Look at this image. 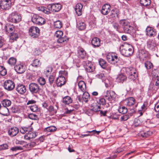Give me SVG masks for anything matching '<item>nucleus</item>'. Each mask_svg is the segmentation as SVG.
Returning a JSON list of instances; mask_svg holds the SVG:
<instances>
[{"label": "nucleus", "mask_w": 159, "mask_h": 159, "mask_svg": "<svg viewBox=\"0 0 159 159\" xmlns=\"http://www.w3.org/2000/svg\"><path fill=\"white\" fill-rule=\"evenodd\" d=\"M120 51L121 54L125 57H129L134 52L133 46L126 43L120 45Z\"/></svg>", "instance_id": "1"}, {"label": "nucleus", "mask_w": 159, "mask_h": 159, "mask_svg": "<svg viewBox=\"0 0 159 159\" xmlns=\"http://www.w3.org/2000/svg\"><path fill=\"white\" fill-rule=\"evenodd\" d=\"M123 71L127 75L128 78L131 80L134 81L138 77V74L136 70L133 67L125 68Z\"/></svg>", "instance_id": "2"}, {"label": "nucleus", "mask_w": 159, "mask_h": 159, "mask_svg": "<svg viewBox=\"0 0 159 159\" xmlns=\"http://www.w3.org/2000/svg\"><path fill=\"white\" fill-rule=\"evenodd\" d=\"M120 23L122 26L125 33L130 34L131 33L133 28L131 26L129 22L123 19L120 20Z\"/></svg>", "instance_id": "3"}, {"label": "nucleus", "mask_w": 159, "mask_h": 159, "mask_svg": "<svg viewBox=\"0 0 159 159\" xmlns=\"http://www.w3.org/2000/svg\"><path fill=\"white\" fill-rule=\"evenodd\" d=\"M21 20V17L16 11H14L10 14L8 18V20L10 22L17 23Z\"/></svg>", "instance_id": "4"}, {"label": "nucleus", "mask_w": 159, "mask_h": 159, "mask_svg": "<svg viewBox=\"0 0 159 159\" xmlns=\"http://www.w3.org/2000/svg\"><path fill=\"white\" fill-rule=\"evenodd\" d=\"M31 20L34 24L38 25H41L45 23L44 18L37 14H34L32 17Z\"/></svg>", "instance_id": "5"}, {"label": "nucleus", "mask_w": 159, "mask_h": 159, "mask_svg": "<svg viewBox=\"0 0 159 159\" xmlns=\"http://www.w3.org/2000/svg\"><path fill=\"white\" fill-rule=\"evenodd\" d=\"M107 61L110 63L115 64L119 60L118 57L114 53H109L106 56Z\"/></svg>", "instance_id": "6"}, {"label": "nucleus", "mask_w": 159, "mask_h": 159, "mask_svg": "<svg viewBox=\"0 0 159 159\" xmlns=\"http://www.w3.org/2000/svg\"><path fill=\"white\" fill-rule=\"evenodd\" d=\"M30 35L33 38L37 37L39 34V29L36 27L31 26L29 29Z\"/></svg>", "instance_id": "7"}, {"label": "nucleus", "mask_w": 159, "mask_h": 159, "mask_svg": "<svg viewBox=\"0 0 159 159\" xmlns=\"http://www.w3.org/2000/svg\"><path fill=\"white\" fill-rule=\"evenodd\" d=\"M13 4V2L8 0H1L0 5L2 9L8 10Z\"/></svg>", "instance_id": "8"}, {"label": "nucleus", "mask_w": 159, "mask_h": 159, "mask_svg": "<svg viewBox=\"0 0 159 159\" xmlns=\"http://www.w3.org/2000/svg\"><path fill=\"white\" fill-rule=\"evenodd\" d=\"M3 87L5 89L8 91H11L15 88V84L12 81L8 80L4 82Z\"/></svg>", "instance_id": "9"}, {"label": "nucleus", "mask_w": 159, "mask_h": 159, "mask_svg": "<svg viewBox=\"0 0 159 159\" xmlns=\"http://www.w3.org/2000/svg\"><path fill=\"white\" fill-rule=\"evenodd\" d=\"M29 87L30 91L33 94L37 93L40 90L39 86L35 83H32L30 84Z\"/></svg>", "instance_id": "10"}, {"label": "nucleus", "mask_w": 159, "mask_h": 159, "mask_svg": "<svg viewBox=\"0 0 159 159\" xmlns=\"http://www.w3.org/2000/svg\"><path fill=\"white\" fill-rule=\"evenodd\" d=\"M48 7L53 12H58L61 8L62 6L59 3H53L49 5Z\"/></svg>", "instance_id": "11"}, {"label": "nucleus", "mask_w": 159, "mask_h": 159, "mask_svg": "<svg viewBox=\"0 0 159 159\" xmlns=\"http://www.w3.org/2000/svg\"><path fill=\"white\" fill-rule=\"evenodd\" d=\"M83 92L84 93H83L82 98L80 96H78L77 98L80 102H82L84 101L85 102L87 103L90 99V95L89 93L86 92V91Z\"/></svg>", "instance_id": "12"}, {"label": "nucleus", "mask_w": 159, "mask_h": 159, "mask_svg": "<svg viewBox=\"0 0 159 159\" xmlns=\"http://www.w3.org/2000/svg\"><path fill=\"white\" fill-rule=\"evenodd\" d=\"M106 97L109 101H114L116 97V94L113 91H107Z\"/></svg>", "instance_id": "13"}, {"label": "nucleus", "mask_w": 159, "mask_h": 159, "mask_svg": "<svg viewBox=\"0 0 159 159\" xmlns=\"http://www.w3.org/2000/svg\"><path fill=\"white\" fill-rule=\"evenodd\" d=\"M111 9V6L110 4L106 3L102 6L101 12L102 14L106 15L109 13Z\"/></svg>", "instance_id": "14"}, {"label": "nucleus", "mask_w": 159, "mask_h": 159, "mask_svg": "<svg viewBox=\"0 0 159 159\" xmlns=\"http://www.w3.org/2000/svg\"><path fill=\"white\" fill-rule=\"evenodd\" d=\"M78 53L79 58L83 59H85L87 58V53L83 48H79Z\"/></svg>", "instance_id": "15"}, {"label": "nucleus", "mask_w": 159, "mask_h": 159, "mask_svg": "<svg viewBox=\"0 0 159 159\" xmlns=\"http://www.w3.org/2000/svg\"><path fill=\"white\" fill-rule=\"evenodd\" d=\"M65 78L63 75H59L56 80V84L58 87H61L65 83Z\"/></svg>", "instance_id": "16"}, {"label": "nucleus", "mask_w": 159, "mask_h": 159, "mask_svg": "<svg viewBox=\"0 0 159 159\" xmlns=\"http://www.w3.org/2000/svg\"><path fill=\"white\" fill-rule=\"evenodd\" d=\"M19 132V129L17 127H15L11 128L8 131V134L11 137L16 136Z\"/></svg>", "instance_id": "17"}, {"label": "nucleus", "mask_w": 159, "mask_h": 159, "mask_svg": "<svg viewBox=\"0 0 159 159\" xmlns=\"http://www.w3.org/2000/svg\"><path fill=\"white\" fill-rule=\"evenodd\" d=\"M20 36L19 33L16 32L11 33L9 35V41L12 43L17 40Z\"/></svg>", "instance_id": "18"}, {"label": "nucleus", "mask_w": 159, "mask_h": 159, "mask_svg": "<svg viewBox=\"0 0 159 159\" xmlns=\"http://www.w3.org/2000/svg\"><path fill=\"white\" fill-rule=\"evenodd\" d=\"M146 34L150 37H154L156 35V30L153 28L148 27L146 29Z\"/></svg>", "instance_id": "19"}, {"label": "nucleus", "mask_w": 159, "mask_h": 159, "mask_svg": "<svg viewBox=\"0 0 159 159\" xmlns=\"http://www.w3.org/2000/svg\"><path fill=\"white\" fill-rule=\"evenodd\" d=\"M16 90L20 94H23L26 91V88L25 85L19 84L16 87Z\"/></svg>", "instance_id": "20"}, {"label": "nucleus", "mask_w": 159, "mask_h": 159, "mask_svg": "<svg viewBox=\"0 0 159 159\" xmlns=\"http://www.w3.org/2000/svg\"><path fill=\"white\" fill-rule=\"evenodd\" d=\"M36 136V132H32L31 130L25 134L24 138L26 140H30L31 139L35 138Z\"/></svg>", "instance_id": "21"}, {"label": "nucleus", "mask_w": 159, "mask_h": 159, "mask_svg": "<svg viewBox=\"0 0 159 159\" xmlns=\"http://www.w3.org/2000/svg\"><path fill=\"white\" fill-rule=\"evenodd\" d=\"M16 71L19 74L23 73L25 70V67L22 65L18 64L16 65L15 67Z\"/></svg>", "instance_id": "22"}, {"label": "nucleus", "mask_w": 159, "mask_h": 159, "mask_svg": "<svg viewBox=\"0 0 159 159\" xmlns=\"http://www.w3.org/2000/svg\"><path fill=\"white\" fill-rule=\"evenodd\" d=\"M91 44L94 48L98 47L100 46V40L97 37L93 38L91 40Z\"/></svg>", "instance_id": "23"}, {"label": "nucleus", "mask_w": 159, "mask_h": 159, "mask_svg": "<svg viewBox=\"0 0 159 159\" xmlns=\"http://www.w3.org/2000/svg\"><path fill=\"white\" fill-rule=\"evenodd\" d=\"M5 29L6 32L8 33H9L10 34L11 33L15 32V26L13 25L7 24L5 27Z\"/></svg>", "instance_id": "24"}, {"label": "nucleus", "mask_w": 159, "mask_h": 159, "mask_svg": "<svg viewBox=\"0 0 159 159\" xmlns=\"http://www.w3.org/2000/svg\"><path fill=\"white\" fill-rule=\"evenodd\" d=\"M78 85L80 90L83 92L86 91V87L85 83L83 81H80L78 83Z\"/></svg>", "instance_id": "25"}, {"label": "nucleus", "mask_w": 159, "mask_h": 159, "mask_svg": "<svg viewBox=\"0 0 159 159\" xmlns=\"http://www.w3.org/2000/svg\"><path fill=\"white\" fill-rule=\"evenodd\" d=\"M148 55V52L144 50H141L139 52V57L140 59L143 60H144L145 58L147 57Z\"/></svg>", "instance_id": "26"}, {"label": "nucleus", "mask_w": 159, "mask_h": 159, "mask_svg": "<svg viewBox=\"0 0 159 159\" xmlns=\"http://www.w3.org/2000/svg\"><path fill=\"white\" fill-rule=\"evenodd\" d=\"M126 76L123 74H120L118 75L116 78L117 81L119 83H123L126 80Z\"/></svg>", "instance_id": "27"}, {"label": "nucleus", "mask_w": 159, "mask_h": 159, "mask_svg": "<svg viewBox=\"0 0 159 159\" xmlns=\"http://www.w3.org/2000/svg\"><path fill=\"white\" fill-rule=\"evenodd\" d=\"M69 38L66 36L64 37L61 36L58 38L57 40V42L60 43H64L65 44L68 41Z\"/></svg>", "instance_id": "28"}, {"label": "nucleus", "mask_w": 159, "mask_h": 159, "mask_svg": "<svg viewBox=\"0 0 159 159\" xmlns=\"http://www.w3.org/2000/svg\"><path fill=\"white\" fill-rule=\"evenodd\" d=\"M41 65V62L40 61V60L36 59L33 61V63L30 65L29 67L30 68L31 66H33L37 68L40 67Z\"/></svg>", "instance_id": "29"}, {"label": "nucleus", "mask_w": 159, "mask_h": 159, "mask_svg": "<svg viewBox=\"0 0 159 159\" xmlns=\"http://www.w3.org/2000/svg\"><path fill=\"white\" fill-rule=\"evenodd\" d=\"M127 101V104L129 106L133 105L135 102V99L132 97H130L128 98L126 100Z\"/></svg>", "instance_id": "30"}, {"label": "nucleus", "mask_w": 159, "mask_h": 159, "mask_svg": "<svg viewBox=\"0 0 159 159\" xmlns=\"http://www.w3.org/2000/svg\"><path fill=\"white\" fill-rule=\"evenodd\" d=\"M119 14V10L115 9L111 11L110 16L112 17H117Z\"/></svg>", "instance_id": "31"}, {"label": "nucleus", "mask_w": 159, "mask_h": 159, "mask_svg": "<svg viewBox=\"0 0 159 159\" xmlns=\"http://www.w3.org/2000/svg\"><path fill=\"white\" fill-rule=\"evenodd\" d=\"M98 62L102 68L105 69L106 68L107 63L105 60L102 59H100L99 60Z\"/></svg>", "instance_id": "32"}, {"label": "nucleus", "mask_w": 159, "mask_h": 159, "mask_svg": "<svg viewBox=\"0 0 159 159\" xmlns=\"http://www.w3.org/2000/svg\"><path fill=\"white\" fill-rule=\"evenodd\" d=\"M72 102V100L71 98L68 96H66L63 99V102L66 104H69Z\"/></svg>", "instance_id": "33"}, {"label": "nucleus", "mask_w": 159, "mask_h": 159, "mask_svg": "<svg viewBox=\"0 0 159 159\" xmlns=\"http://www.w3.org/2000/svg\"><path fill=\"white\" fill-rule=\"evenodd\" d=\"M140 3L141 5L146 7L150 5L151 1V0H140Z\"/></svg>", "instance_id": "34"}, {"label": "nucleus", "mask_w": 159, "mask_h": 159, "mask_svg": "<svg viewBox=\"0 0 159 159\" xmlns=\"http://www.w3.org/2000/svg\"><path fill=\"white\" fill-rule=\"evenodd\" d=\"M8 112V110L7 107L3 106L0 109V114L3 115H5Z\"/></svg>", "instance_id": "35"}, {"label": "nucleus", "mask_w": 159, "mask_h": 159, "mask_svg": "<svg viewBox=\"0 0 159 159\" xmlns=\"http://www.w3.org/2000/svg\"><path fill=\"white\" fill-rule=\"evenodd\" d=\"M152 134V132L149 131H148L146 132L141 131L139 134V135L143 138H147Z\"/></svg>", "instance_id": "36"}, {"label": "nucleus", "mask_w": 159, "mask_h": 159, "mask_svg": "<svg viewBox=\"0 0 159 159\" xmlns=\"http://www.w3.org/2000/svg\"><path fill=\"white\" fill-rule=\"evenodd\" d=\"M147 123L149 127L152 128L155 126L156 123L153 120H148L147 121Z\"/></svg>", "instance_id": "37"}, {"label": "nucleus", "mask_w": 159, "mask_h": 159, "mask_svg": "<svg viewBox=\"0 0 159 159\" xmlns=\"http://www.w3.org/2000/svg\"><path fill=\"white\" fill-rule=\"evenodd\" d=\"M11 104V101L8 99H4L2 102V104L3 106L6 107L10 106Z\"/></svg>", "instance_id": "38"}, {"label": "nucleus", "mask_w": 159, "mask_h": 159, "mask_svg": "<svg viewBox=\"0 0 159 159\" xmlns=\"http://www.w3.org/2000/svg\"><path fill=\"white\" fill-rule=\"evenodd\" d=\"M7 73V71L5 68L2 66H0V75L4 76Z\"/></svg>", "instance_id": "39"}, {"label": "nucleus", "mask_w": 159, "mask_h": 159, "mask_svg": "<svg viewBox=\"0 0 159 159\" xmlns=\"http://www.w3.org/2000/svg\"><path fill=\"white\" fill-rule=\"evenodd\" d=\"M16 61V59L13 57L10 58L8 61V63L11 66L14 65Z\"/></svg>", "instance_id": "40"}, {"label": "nucleus", "mask_w": 159, "mask_h": 159, "mask_svg": "<svg viewBox=\"0 0 159 159\" xmlns=\"http://www.w3.org/2000/svg\"><path fill=\"white\" fill-rule=\"evenodd\" d=\"M62 26V23L59 20L57 21L54 22L55 28L60 29Z\"/></svg>", "instance_id": "41"}, {"label": "nucleus", "mask_w": 159, "mask_h": 159, "mask_svg": "<svg viewBox=\"0 0 159 159\" xmlns=\"http://www.w3.org/2000/svg\"><path fill=\"white\" fill-rule=\"evenodd\" d=\"M96 77L98 78L101 79L103 82H105L106 77L105 76L103 73H101L97 75H96Z\"/></svg>", "instance_id": "42"}, {"label": "nucleus", "mask_w": 159, "mask_h": 159, "mask_svg": "<svg viewBox=\"0 0 159 159\" xmlns=\"http://www.w3.org/2000/svg\"><path fill=\"white\" fill-rule=\"evenodd\" d=\"M145 66L147 69H150L153 68L152 64L149 61H146L145 63Z\"/></svg>", "instance_id": "43"}, {"label": "nucleus", "mask_w": 159, "mask_h": 159, "mask_svg": "<svg viewBox=\"0 0 159 159\" xmlns=\"http://www.w3.org/2000/svg\"><path fill=\"white\" fill-rule=\"evenodd\" d=\"M78 28L80 30H84L85 27V25L84 23L82 22H79L77 24Z\"/></svg>", "instance_id": "44"}, {"label": "nucleus", "mask_w": 159, "mask_h": 159, "mask_svg": "<svg viewBox=\"0 0 159 159\" xmlns=\"http://www.w3.org/2000/svg\"><path fill=\"white\" fill-rule=\"evenodd\" d=\"M118 111L121 114H124L127 113V109L125 107H122L120 108Z\"/></svg>", "instance_id": "45"}, {"label": "nucleus", "mask_w": 159, "mask_h": 159, "mask_svg": "<svg viewBox=\"0 0 159 159\" xmlns=\"http://www.w3.org/2000/svg\"><path fill=\"white\" fill-rule=\"evenodd\" d=\"M56 129L57 128L53 126H50L46 128V131L49 132H54L56 131Z\"/></svg>", "instance_id": "46"}, {"label": "nucleus", "mask_w": 159, "mask_h": 159, "mask_svg": "<svg viewBox=\"0 0 159 159\" xmlns=\"http://www.w3.org/2000/svg\"><path fill=\"white\" fill-rule=\"evenodd\" d=\"M29 118L33 120H37L38 118L37 115L33 113L30 114L28 116Z\"/></svg>", "instance_id": "47"}, {"label": "nucleus", "mask_w": 159, "mask_h": 159, "mask_svg": "<svg viewBox=\"0 0 159 159\" xmlns=\"http://www.w3.org/2000/svg\"><path fill=\"white\" fill-rule=\"evenodd\" d=\"M86 69L88 72H91L94 70V68L93 65H90L89 66H87Z\"/></svg>", "instance_id": "48"}, {"label": "nucleus", "mask_w": 159, "mask_h": 159, "mask_svg": "<svg viewBox=\"0 0 159 159\" xmlns=\"http://www.w3.org/2000/svg\"><path fill=\"white\" fill-rule=\"evenodd\" d=\"M10 150L12 151H16L17 150H23V148L20 146H15V147H12L11 148Z\"/></svg>", "instance_id": "49"}, {"label": "nucleus", "mask_w": 159, "mask_h": 159, "mask_svg": "<svg viewBox=\"0 0 159 159\" xmlns=\"http://www.w3.org/2000/svg\"><path fill=\"white\" fill-rule=\"evenodd\" d=\"M63 33L62 31L61 30H58L56 31L55 34V36L56 37L59 38L63 36Z\"/></svg>", "instance_id": "50"}, {"label": "nucleus", "mask_w": 159, "mask_h": 159, "mask_svg": "<svg viewBox=\"0 0 159 159\" xmlns=\"http://www.w3.org/2000/svg\"><path fill=\"white\" fill-rule=\"evenodd\" d=\"M30 109L32 111L34 112H36L38 110V107L36 105L31 106Z\"/></svg>", "instance_id": "51"}, {"label": "nucleus", "mask_w": 159, "mask_h": 159, "mask_svg": "<svg viewBox=\"0 0 159 159\" xmlns=\"http://www.w3.org/2000/svg\"><path fill=\"white\" fill-rule=\"evenodd\" d=\"M38 81L39 84L42 85L45 84L46 81L45 79L42 77H40L38 80Z\"/></svg>", "instance_id": "52"}, {"label": "nucleus", "mask_w": 159, "mask_h": 159, "mask_svg": "<svg viewBox=\"0 0 159 159\" xmlns=\"http://www.w3.org/2000/svg\"><path fill=\"white\" fill-rule=\"evenodd\" d=\"M36 145V143L34 142H31L30 143L27 144L26 145H24L23 147L25 146L26 147L32 148L34 147Z\"/></svg>", "instance_id": "53"}, {"label": "nucleus", "mask_w": 159, "mask_h": 159, "mask_svg": "<svg viewBox=\"0 0 159 159\" xmlns=\"http://www.w3.org/2000/svg\"><path fill=\"white\" fill-rule=\"evenodd\" d=\"M101 109V107L100 106L97 105L94 106L93 107V108L92 109V110L95 111L97 112L100 111V109Z\"/></svg>", "instance_id": "54"}, {"label": "nucleus", "mask_w": 159, "mask_h": 159, "mask_svg": "<svg viewBox=\"0 0 159 159\" xmlns=\"http://www.w3.org/2000/svg\"><path fill=\"white\" fill-rule=\"evenodd\" d=\"M55 79V77L53 75H51L49 77V82L51 85L53 83Z\"/></svg>", "instance_id": "55"}, {"label": "nucleus", "mask_w": 159, "mask_h": 159, "mask_svg": "<svg viewBox=\"0 0 159 159\" xmlns=\"http://www.w3.org/2000/svg\"><path fill=\"white\" fill-rule=\"evenodd\" d=\"M129 116L128 115H125L121 116L120 118L121 121H126L129 118Z\"/></svg>", "instance_id": "56"}, {"label": "nucleus", "mask_w": 159, "mask_h": 159, "mask_svg": "<svg viewBox=\"0 0 159 159\" xmlns=\"http://www.w3.org/2000/svg\"><path fill=\"white\" fill-rule=\"evenodd\" d=\"M8 146L7 144H4L0 145V150H5L8 149Z\"/></svg>", "instance_id": "57"}, {"label": "nucleus", "mask_w": 159, "mask_h": 159, "mask_svg": "<svg viewBox=\"0 0 159 159\" xmlns=\"http://www.w3.org/2000/svg\"><path fill=\"white\" fill-rule=\"evenodd\" d=\"M154 110L155 111L157 112H158L156 115V116L157 118H159V106L155 105Z\"/></svg>", "instance_id": "58"}, {"label": "nucleus", "mask_w": 159, "mask_h": 159, "mask_svg": "<svg viewBox=\"0 0 159 159\" xmlns=\"http://www.w3.org/2000/svg\"><path fill=\"white\" fill-rule=\"evenodd\" d=\"M59 75H63L64 76H66L67 75V72L66 71L64 70H61L59 72Z\"/></svg>", "instance_id": "59"}, {"label": "nucleus", "mask_w": 159, "mask_h": 159, "mask_svg": "<svg viewBox=\"0 0 159 159\" xmlns=\"http://www.w3.org/2000/svg\"><path fill=\"white\" fill-rule=\"evenodd\" d=\"M22 129H23V130L25 131V132L26 133V132H29L30 131V130H32L33 129L31 128L30 127H22Z\"/></svg>", "instance_id": "60"}, {"label": "nucleus", "mask_w": 159, "mask_h": 159, "mask_svg": "<svg viewBox=\"0 0 159 159\" xmlns=\"http://www.w3.org/2000/svg\"><path fill=\"white\" fill-rule=\"evenodd\" d=\"M106 103V100L105 99L103 98H102L100 99L99 100V103L100 105H104Z\"/></svg>", "instance_id": "61"}, {"label": "nucleus", "mask_w": 159, "mask_h": 159, "mask_svg": "<svg viewBox=\"0 0 159 159\" xmlns=\"http://www.w3.org/2000/svg\"><path fill=\"white\" fill-rule=\"evenodd\" d=\"M155 85L158 88H159V77H157L155 79Z\"/></svg>", "instance_id": "62"}, {"label": "nucleus", "mask_w": 159, "mask_h": 159, "mask_svg": "<svg viewBox=\"0 0 159 159\" xmlns=\"http://www.w3.org/2000/svg\"><path fill=\"white\" fill-rule=\"evenodd\" d=\"M83 8V5L81 3H78L75 6V9H82Z\"/></svg>", "instance_id": "63"}, {"label": "nucleus", "mask_w": 159, "mask_h": 159, "mask_svg": "<svg viewBox=\"0 0 159 159\" xmlns=\"http://www.w3.org/2000/svg\"><path fill=\"white\" fill-rule=\"evenodd\" d=\"M82 10L81 9H75V11L78 16H80L82 14Z\"/></svg>", "instance_id": "64"}]
</instances>
